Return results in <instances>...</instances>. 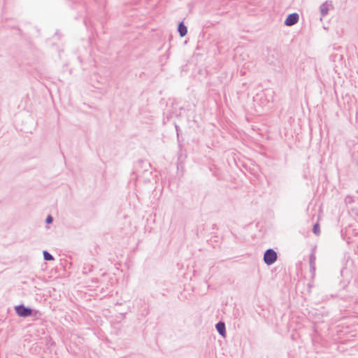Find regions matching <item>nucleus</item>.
<instances>
[{
    "label": "nucleus",
    "mask_w": 358,
    "mask_h": 358,
    "mask_svg": "<svg viewBox=\"0 0 358 358\" xmlns=\"http://www.w3.org/2000/svg\"><path fill=\"white\" fill-rule=\"evenodd\" d=\"M277 259V253L273 249H268L264 255V261L266 264L271 265Z\"/></svg>",
    "instance_id": "nucleus-1"
},
{
    "label": "nucleus",
    "mask_w": 358,
    "mask_h": 358,
    "mask_svg": "<svg viewBox=\"0 0 358 358\" xmlns=\"http://www.w3.org/2000/svg\"><path fill=\"white\" fill-rule=\"evenodd\" d=\"M299 19V16L297 13L289 14L285 20V24L286 26H292L298 22Z\"/></svg>",
    "instance_id": "nucleus-2"
},
{
    "label": "nucleus",
    "mask_w": 358,
    "mask_h": 358,
    "mask_svg": "<svg viewBox=\"0 0 358 358\" xmlns=\"http://www.w3.org/2000/svg\"><path fill=\"white\" fill-rule=\"evenodd\" d=\"M331 8L332 5L331 2L325 1L324 3H323L320 7V10L322 16L324 17L325 15H327L329 10Z\"/></svg>",
    "instance_id": "nucleus-3"
},
{
    "label": "nucleus",
    "mask_w": 358,
    "mask_h": 358,
    "mask_svg": "<svg viewBox=\"0 0 358 358\" xmlns=\"http://www.w3.org/2000/svg\"><path fill=\"white\" fill-rule=\"evenodd\" d=\"M33 315L35 318H38L41 313L38 310L33 311L31 308L24 307V317Z\"/></svg>",
    "instance_id": "nucleus-4"
},
{
    "label": "nucleus",
    "mask_w": 358,
    "mask_h": 358,
    "mask_svg": "<svg viewBox=\"0 0 358 358\" xmlns=\"http://www.w3.org/2000/svg\"><path fill=\"white\" fill-rule=\"evenodd\" d=\"M216 329L219 334L222 335V336H225V325L224 323L220 322L216 324Z\"/></svg>",
    "instance_id": "nucleus-5"
},
{
    "label": "nucleus",
    "mask_w": 358,
    "mask_h": 358,
    "mask_svg": "<svg viewBox=\"0 0 358 358\" xmlns=\"http://www.w3.org/2000/svg\"><path fill=\"white\" fill-rule=\"evenodd\" d=\"M178 31L180 33V36L182 37L187 34V27L184 25L182 22H180L178 25Z\"/></svg>",
    "instance_id": "nucleus-6"
},
{
    "label": "nucleus",
    "mask_w": 358,
    "mask_h": 358,
    "mask_svg": "<svg viewBox=\"0 0 358 358\" xmlns=\"http://www.w3.org/2000/svg\"><path fill=\"white\" fill-rule=\"evenodd\" d=\"M16 313L21 317H22V303L15 306Z\"/></svg>",
    "instance_id": "nucleus-7"
},
{
    "label": "nucleus",
    "mask_w": 358,
    "mask_h": 358,
    "mask_svg": "<svg viewBox=\"0 0 358 358\" xmlns=\"http://www.w3.org/2000/svg\"><path fill=\"white\" fill-rule=\"evenodd\" d=\"M43 257L45 260L51 261L54 259V257L47 251H43Z\"/></svg>",
    "instance_id": "nucleus-8"
},
{
    "label": "nucleus",
    "mask_w": 358,
    "mask_h": 358,
    "mask_svg": "<svg viewBox=\"0 0 358 358\" xmlns=\"http://www.w3.org/2000/svg\"><path fill=\"white\" fill-rule=\"evenodd\" d=\"M315 260H316V257H315V255L311 254V255L310 256V265L311 268H313V269H315L314 265H315Z\"/></svg>",
    "instance_id": "nucleus-9"
},
{
    "label": "nucleus",
    "mask_w": 358,
    "mask_h": 358,
    "mask_svg": "<svg viewBox=\"0 0 358 358\" xmlns=\"http://www.w3.org/2000/svg\"><path fill=\"white\" fill-rule=\"evenodd\" d=\"M313 233L316 235H319L320 233V226L318 223H316L313 227Z\"/></svg>",
    "instance_id": "nucleus-10"
},
{
    "label": "nucleus",
    "mask_w": 358,
    "mask_h": 358,
    "mask_svg": "<svg viewBox=\"0 0 358 358\" xmlns=\"http://www.w3.org/2000/svg\"><path fill=\"white\" fill-rule=\"evenodd\" d=\"M53 219L51 215H48L47 217H46V220L45 222L48 223V224H50V223H52Z\"/></svg>",
    "instance_id": "nucleus-11"
}]
</instances>
